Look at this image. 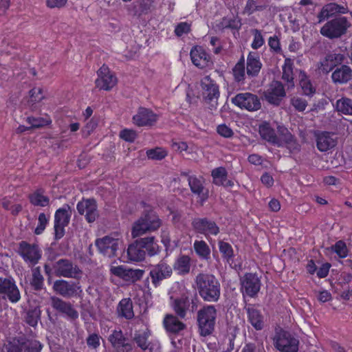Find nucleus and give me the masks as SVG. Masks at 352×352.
Listing matches in <instances>:
<instances>
[{"instance_id": "nucleus-1", "label": "nucleus", "mask_w": 352, "mask_h": 352, "mask_svg": "<svg viewBox=\"0 0 352 352\" xmlns=\"http://www.w3.org/2000/svg\"><path fill=\"white\" fill-rule=\"evenodd\" d=\"M197 289L200 297L206 302H217L221 295V285L212 274L200 273L195 278Z\"/></svg>"}, {"instance_id": "nucleus-2", "label": "nucleus", "mask_w": 352, "mask_h": 352, "mask_svg": "<svg viewBox=\"0 0 352 352\" xmlns=\"http://www.w3.org/2000/svg\"><path fill=\"white\" fill-rule=\"evenodd\" d=\"M162 225V221L153 210L144 212L142 216L134 222L131 234L133 238L140 236L146 232H154Z\"/></svg>"}, {"instance_id": "nucleus-3", "label": "nucleus", "mask_w": 352, "mask_h": 352, "mask_svg": "<svg viewBox=\"0 0 352 352\" xmlns=\"http://www.w3.org/2000/svg\"><path fill=\"white\" fill-rule=\"evenodd\" d=\"M170 307L175 315L180 319L186 320L197 309V298L190 299L187 293L178 297H170Z\"/></svg>"}, {"instance_id": "nucleus-4", "label": "nucleus", "mask_w": 352, "mask_h": 352, "mask_svg": "<svg viewBox=\"0 0 352 352\" xmlns=\"http://www.w3.org/2000/svg\"><path fill=\"white\" fill-rule=\"evenodd\" d=\"M217 309L214 305H205L197 311V322L201 336L210 335L214 329Z\"/></svg>"}, {"instance_id": "nucleus-5", "label": "nucleus", "mask_w": 352, "mask_h": 352, "mask_svg": "<svg viewBox=\"0 0 352 352\" xmlns=\"http://www.w3.org/2000/svg\"><path fill=\"white\" fill-rule=\"evenodd\" d=\"M351 26L350 21L345 16H338L328 21L320 30V33L329 39L339 38L346 34Z\"/></svg>"}, {"instance_id": "nucleus-6", "label": "nucleus", "mask_w": 352, "mask_h": 352, "mask_svg": "<svg viewBox=\"0 0 352 352\" xmlns=\"http://www.w3.org/2000/svg\"><path fill=\"white\" fill-rule=\"evenodd\" d=\"M201 94L203 100L211 111L216 110L219 98V86L209 76L201 80Z\"/></svg>"}, {"instance_id": "nucleus-7", "label": "nucleus", "mask_w": 352, "mask_h": 352, "mask_svg": "<svg viewBox=\"0 0 352 352\" xmlns=\"http://www.w3.org/2000/svg\"><path fill=\"white\" fill-rule=\"evenodd\" d=\"M52 268L56 276L79 280L82 276V270L71 260L60 258L56 261Z\"/></svg>"}, {"instance_id": "nucleus-8", "label": "nucleus", "mask_w": 352, "mask_h": 352, "mask_svg": "<svg viewBox=\"0 0 352 352\" xmlns=\"http://www.w3.org/2000/svg\"><path fill=\"white\" fill-rule=\"evenodd\" d=\"M275 347L281 352H297L299 341L289 332L280 330L276 332L274 338Z\"/></svg>"}, {"instance_id": "nucleus-9", "label": "nucleus", "mask_w": 352, "mask_h": 352, "mask_svg": "<svg viewBox=\"0 0 352 352\" xmlns=\"http://www.w3.org/2000/svg\"><path fill=\"white\" fill-rule=\"evenodd\" d=\"M52 289L56 294L66 298L78 297L82 293L81 286L79 283L68 281L64 279L55 280Z\"/></svg>"}, {"instance_id": "nucleus-10", "label": "nucleus", "mask_w": 352, "mask_h": 352, "mask_svg": "<svg viewBox=\"0 0 352 352\" xmlns=\"http://www.w3.org/2000/svg\"><path fill=\"white\" fill-rule=\"evenodd\" d=\"M72 214L71 207L68 204H65L56 211L54 226L56 239H60L64 236L65 228L69 225Z\"/></svg>"}, {"instance_id": "nucleus-11", "label": "nucleus", "mask_w": 352, "mask_h": 352, "mask_svg": "<svg viewBox=\"0 0 352 352\" xmlns=\"http://www.w3.org/2000/svg\"><path fill=\"white\" fill-rule=\"evenodd\" d=\"M19 254L30 265H36L42 256V251L36 244H31L22 241L19 243Z\"/></svg>"}, {"instance_id": "nucleus-12", "label": "nucleus", "mask_w": 352, "mask_h": 352, "mask_svg": "<svg viewBox=\"0 0 352 352\" xmlns=\"http://www.w3.org/2000/svg\"><path fill=\"white\" fill-rule=\"evenodd\" d=\"M0 297L12 303H16L20 300V291L12 278L0 277Z\"/></svg>"}, {"instance_id": "nucleus-13", "label": "nucleus", "mask_w": 352, "mask_h": 352, "mask_svg": "<svg viewBox=\"0 0 352 352\" xmlns=\"http://www.w3.org/2000/svg\"><path fill=\"white\" fill-rule=\"evenodd\" d=\"M95 245L98 252L104 256L113 258L117 256V252L121 245V241L118 238L105 236L96 239Z\"/></svg>"}, {"instance_id": "nucleus-14", "label": "nucleus", "mask_w": 352, "mask_h": 352, "mask_svg": "<svg viewBox=\"0 0 352 352\" xmlns=\"http://www.w3.org/2000/svg\"><path fill=\"white\" fill-rule=\"evenodd\" d=\"M286 90L281 82L273 80L263 91V97L268 103L279 106L286 96Z\"/></svg>"}, {"instance_id": "nucleus-15", "label": "nucleus", "mask_w": 352, "mask_h": 352, "mask_svg": "<svg viewBox=\"0 0 352 352\" xmlns=\"http://www.w3.org/2000/svg\"><path fill=\"white\" fill-rule=\"evenodd\" d=\"M8 352H41V344L36 340L13 339L6 345Z\"/></svg>"}, {"instance_id": "nucleus-16", "label": "nucleus", "mask_w": 352, "mask_h": 352, "mask_svg": "<svg viewBox=\"0 0 352 352\" xmlns=\"http://www.w3.org/2000/svg\"><path fill=\"white\" fill-rule=\"evenodd\" d=\"M231 100L236 106L250 111H257L261 107L258 97L249 92L238 94Z\"/></svg>"}, {"instance_id": "nucleus-17", "label": "nucleus", "mask_w": 352, "mask_h": 352, "mask_svg": "<svg viewBox=\"0 0 352 352\" xmlns=\"http://www.w3.org/2000/svg\"><path fill=\"white\" fill-rule=\"evenodd\" d=\"M173 274L172 267L165 261L162 260L153 265L149 272L152 284L157 287L163 280L169 278Z\"/></svg>"}, {"instance_id": "nucleus-18", "label": "nucleus", "mask_w": 352, "mask_h": 352, "mask_svg": "<svg viewBox=\"0 0 352 352\" xmlns=\"http://www.w3.org/2000/svg\"><path fill=\"white\" fill-rule=\"evenodd\" d=\"M98 78L95 81L96 87L99 89L111 90L118 82L116 76L109 67L102 65L97 72Z\"/></svg>"}, {"instance_id": "nucleus-19", "label": "nucleus", "mask_w": 352, "mask_h": 352, "mask_svg": "<svg viewBox=\"0 0 352 352\" xmlns=\"http://www.w3.org/2000/svg\"><path fill=\"white\" fill-rule=\"evenodd\" d=\"M349 12V8L346 3L338 4L336 3H329L322 6L317 15L318 23H321L325 20L336 15L344 14Z\"/></svg>"}, {"instance_id": "nucleus-20", "label": "nucleus", "mask_w": 352, "mask_h": 352, "mask_svg": "<svg viewBox=\"0 0 352 352\" xmlns=\"http://www.w3.org/2000/svg\"><path fill=\"white\" fill-rule=\"evenodd\" d=\"M50 300L53 309L68 319L76 320L78 318V312L70 302L65 301L57 296H52Z\"/></svg>"}, {"instance_id": "nucleus-21", "label": "nucleus", "mask_w": 352, "mask_h": 352, "mask_svg": "<svg viewBox=\"0 0 352 352\" xmlns=\"http://www.w3.org/2000/svg\"><path fill=\"white\" fill-rule=\"evenodd\" d=\"M191 225L196 232L206 236L217 235L219 232V228L217 223L207 218H195Z\"/></svg>"}, {"instance_id": "nucleus-22", "label": "nucleus", "mask_w": 352, "mask_h": 352, "mask_svg": "<svg viewBox=\"0 0 352 352\" xmlns=\"http://www.w3.org/2000/svg\"><path fill=\"white\" fill-rule=\"evenodd\" d=\"M261 288V281L258 277L252 273H247L241 279V292L243 295L254 297Z\"/></svg>"}, {"instance_id": "nucleus-23", "label": "nucleus", "mask_w": 352, "mask_h": 352, "mask_svg": "<svg viewBox=\"0 0 352 352\" xmlns=\"http://www.w3.org/2000/svg\"><path fill=\"white\" fill-rule=\"evenodd\" d=\"M317 148L320 152H326L336 146L337 139L335 134L328 131L314 132Z\"/></svg>"}, {"instance_id": "nucleus-24", "label": "nucleus", "mask_w": 352, "mask_h": 352, "mask_svg": "<svg viewBox=\"0 0 352 352\" xmlns=\"http://www.w3.org/2000/svg\"><path fill=\"white\" fill-rule=\"evenodd\" d=\"M111 272L115 276L122 278L126 281H131L132 283L140 280L144 273V271L142 270H133L124 267L122 265L112 267Z\"/></svg>"}, {"instance_id": "nucleus-25", "label": "nucleus", "mask_w": 352, "mask_h": 352, "mask_svg": "<svg viewBox=\"0 0 352 352\" xmlns=\"http://www.w3.org/2000/svg\"><path fill=\"white\" fill-rule=\"evenodd\" d=\"M157 119L158 116L156 113L144 107H140L138 113L133 117L134 124L138 126H152Z\"/></svg>"}, {"instance_id": "nucleus-26", "label": "nucleus", "mask_w": 352, "mask_h": 352, "mask_svg": "<svg viewBox=\"0 0 352 352\" xmlns=\"http://www.w3.org/2000/svg\"><path fill=\"white\" fill-rule=\"evenodd\" d=\"M79 214H84L89 223L94 222L98 217L96 202L94 199H84L77 204Z\"/></svg>"}, {"instance_id": "nucleus-27", "label": "nucleus", "mask_w": 352, "mask_h": 352, "mask_svg": "<svg viewBox=\"0 0 352 352\" xmlns=\"http://www.w3.org/2000/svg\"><path fill=\"white\" fill-rule=\"evenodd\" d=\"M278 141L280 145H276L278 147L286 146L290 151H299L298 144L295 137L289 131V130L282 126H278Z\"/></svg>"}, {"instance_id": "nucleus-28", "label": "nucleus", "mask_w": 352, "mask_h": 352, "mask_svg": "<svg viewBox=\"0 0 352 352\" xmlns=\"http://www.w3.org/2000/svg\"><path fill=\"white\" fill-rule=\"evenodd\" d=\"M126 340L127 338L124 336L121 330H114L109 336V341L112 346L122 352H130L133 350L132 344L126 342Z\"/></svg>"}, {"instance_id": "nucleus-29", "label": "nucleus", "mask_w": 352, "mask_h": 352, "mask_svg": "<svg viewBox=\"0 0 352 352\" xmlns=\"http://www.w3.org/2000/svg\"><path fill=\"white\" fill-rule=\"evenodd\" d=\"M188 182L191 192L198 195L202 201L208 199V190L204 187V179L196 176H188Z\"/></svg>"}, {"instance_id": "nucleus-30", "label": "nucleus", "mask_w": 352, "mask_h": 352, "mask_svg": "<svg viewBox=\"0 0 352 352\" xmlns=\"http://www.w3.org/2000/svg\"><path fill=\"white\" fill-rule=\"evenodd\" d=\"M190 57L192 63L199 68H205L208 66L210 56L206 51L199 46L194 47L190 51Z\"/></svg>"}, {"instance_id": "nucleus-31", "label": "nucleus", "mask_w": 352, "mask_h": 352, "mask_svg": "<svg viewBox=\"0 0 352 352\" xmlns=\"http://www.w3.org/2000/svg\"><path fill=\"white\" fill-rule=\"evenodd\" d=\"M176 315L167 314L164 319V325L167 331L178 333L186 328V325L179 320Z\"/></svg>"}, {"instance_id": "nucleus-32", "label": "nucleus", "mask_w": 352, "mask_h": 352, "mask_svg": "<svg viewBox=\"0 0 352 352\" xmlns=\"http://www.w3.org/2000/svg\"><path fill=\"white\" fill-rule=\"evenodd\" d=\"M140 248L144 251L145 256H153L160 252V247L154 236H146L137 239Z\"/></svg>"}, {"instance_id": "nucleus-33", "label": "nucleus", "mask_w": 352, "mask_h": 352, "mask_svg": "<svg viewBox=\"0 0 352 352\" xmlns=\"http://www.w3.org/2000/svg\"><path fill=\"white\" fill-rule=\"evenodd\" d=\"M248 321L256 330H261L264 327V316L261 311L250 305L245 307Z\"/></svg>"}, {"instance_id": "nucleus-34", "label": "nucleus", "mask_w": 352, "mask_h": 352, "mask_svg": "<svg viewBox=\"0 0 352 352\" xmlns=\"http://www.w3.org/2000/svg\"><path fill=\"white\" fill-rule=\"evenodd\" d=\"M213 184L217 186H223L224 187H232L234 182L228 179V172L224 167L220 166L213 169L211 172Z\"/></svg>"}, {"instance_id": "nucleus-35", "label": "nucleus", "mask_w": 352, "mask_h": 352, "mask_svg": "<svg viewBox=\"0 0 352 352\" xmlns=\"http://www.w3.org/2000/svg\"><path fill=\"white\" fill-rule=\"evenodd\" d=\"M352 77V70L350 67L342 65L337 67L331 74L333 82L344 84L349 82Z\"/></svg>"}, {"instance_id": "nucleus-36", "label": "nucleus", "mask_w": 352, "mask_h": 352, "mask_svg": "<svg viewBox=\"0 0 352 352\" xmlns=\"http://www.w3.org/2000/svg\"><path fill=\"white\" fill-rule=\"evenodd\" d=\"M282 79L285 82V87L287 91L294 88L293 63L289 58H285L282 67Z\"/></svg>"}, {"instance_id": "nucleus-37", "label": "nucleus", "mask_w": 352, "mask_h": 352, "mask_svg": "<svg viewBox=\"0 0 352 352\" xmlns=\"http://www.w3.org/2000/svg\"><path fill=\"white\" fill-rule=\"evenodd\" d=\"M150 332H135L133 336V340L142 351L145 352H153L154 344L148 341Z\"/></svg>"}, {"instance_id": "nucleus-38", "label": "nucleus", "mask_w": 352, "mask_h": 352, "mask_svg": "<svg viewBox=\"0 0 352 352\" xmlns=\"http://www.w3.org/2000/svg\"><path fill=\"white\" fill-rule=\"evenodd\" d=\"M30 203L34 206L47 207L50 205V198L45 195L43 188H38L28 195Z\"/></svg>"}, {"instance_id": "nucleus-39", "label": "nucleus", "mask_w": 352, "mask_h": 352, "mask_svg": "<svg viewBox=\"0 0 352 352\" xmlns=\"http://www.w3.org/2000/svg\"><path fill=\"white\" fill-rule=\"evenodd\" d=\"M262 67L259 56L256 52H250L247 58V74L249 76H256Z\"/></svg>"}, {"instance_id": "nucleus-40", "label": "nucleus", "mask_w": 352, "mask_h": 352, "mask_svg": "<svg viewBox=\"0 0 352 352\" xmlns=\"http://www.w3.org/2000/svg\"><path fill=\"white\" fill-rule=\"evenodd\" d=\"M117 314L119 317L127 320L132 319L134 317L133 302L131 298H123L120 301L117 307Z\"/></svg>"}, {"instance_id": "nucleus-41", "label": "nucleus", "mask_w": 352, "mask_h": 352, "mask_svg": "<svg viewBox=\"0 0 352 352\" xmlns=\"http://www.w3.org/2000/svg\"><path fill=\"white\" fill-rule=\"evenodd\" d=\"M261 137L273 145H280L278 141V135L275 130L269 124L265 123L259 126Z\"/></svg>"}, {"instance_id": "nucleus-42", "label": "nucleus", "mask_w": 352, "mask_h": 352, "mask_svg": "<svg viewBox=\"0 0 352 352\" xmlns=\"http://www.w3.org/2000/svg\"><path fill=\"white\" fill-rule=\"evenodd\" d=\"M151 0H139L132 5L130 11L132 15L139 17L142 14H148L151 11Z\"/></svg>"}, {"instance_id": "nucleus-43", "label": "nucleus", "mask_w": 352, "mask_h": 352, "mask_svg": "<svg viewBox=\"0 0 352 352\" xmlns=\"http://www.w3.org/2000/svg\"><path fill=\"white\" fill-rule=\"evenodd\" d=\"M190 258L187 255H182L175 261L173 268L179 275H186L190 272Z\"/></svg>"}, {"instance_id": "nucleus-44", "label": "nucleus", "mask_w": 352, "mask_h": 352, "mask_svg": "<svg viewBox=\"0 0 352 352\" xmlns=\"http://www.w3.org/2000/svg\"><path fill=\"white\" fill-rule=\"evenodd\" d=\"M127 254L129 258L133 261H142L146 257L144 251L140 248L137 239L129 246Z\"/></svg>"}, {"instance_id": "nucleus-45", "label": "nucleus", "mask_w": 352, "mask_h": 352, "mask_svg": "<svg viewBox=\"0 0 352 352\" xmlns=\"http://www.w3.org/2000/svg\"><path fill=\"white\" fill-rule=\"evenodd\" d=\"M299 83L305 95L311 96L315 93L316 89L304 71H300Z\"/></svg>"}, {"instance_id": "nucleus-46", "label": "nucleus", "mask_w": 352, "mask_h": 352, "mask_svg": "<svg viewBox=\"0 0 352 352\" xmlns=\"http://www.w3.org/2000/svg\"><path fill=\"white\" fill-rule=\"evenodd\" d=\"M193 248L200 258L208 261L210 258V249L204 241H195Z\"/></svg>"}, {"instance_id": "nucleus-47", "label": "nucleus", "mask_w": 352, "mask_h": 352, "mask_svg": "<svg viewBox=\"0 0 352 352\" xmlns=\"http://www.w3.org/2000/svg\"><path fill=\"white\" fill-rule=\"evenodd\" d=\"M41 311L38 307L28 309L25 316V322L32 327L37 326L41 319Z\"/></svg>"}, {"instance_id": "nucleus-48", "label": "nucleus", "mask_w": 352, "mask_h": 352, "mask_svg": "<svg viewBox=\"0 0 352 352\" xmlns=\"http://www.w3.org/2000/svg\"><path fill=\"white\" fill-rule=\"evenodd\" d=\"M32 277L30 281V285L36 291H40L43 288L44 278L41 274L40 267H36L32 269Z\"/></svg>"}, {"instance_id": "nucleus-49", "label": "nucleus", "mask_w": 352, "mask_h": 352, "mask_svg": "<svg viewBox=\"0 0 352 352\" xmlns=\"http://www.w3.org/2000/svg\"><path fill=\"white\" fill-rule=\"evenodd\" d=\"M336 109L342 114L352 116V100L342 98L336 102Z\"/></svg>"}, {"instance_id": "nucleus-50", "label": "nucleus", "mask_w": 352, "mask_h": 352, "mask_svg": "<svg viewBox=\"0 0 352 352\" xmlns=\"http://www.w3.org/2000/svg\"><path fill=\"white\" fill-rule=\"evenodd\" d=\"M344 56L341 54H329L327 55L322 65L324 66V69L327 70V67H329V69H331L333 67H335L337 64H341L344 60Z\"/></svg>"}, {"instance_id": "nucleus-51", "label": "nucleus", "mask_w": 352, "mask_h": 352, "mask_svg": "<svg viewBox=\"0 0 352 352\" xmlns=\"http://www.w3.org/2000/svg\"><path fill=\"white\" fill-rule=\"evenodd\" d=\"M219 252L222 254V257L228 263L233 261L234 258V250L232 245L223 241H219Z\"/></svg>"}, {"instance_id": "nucleus-52", "label": "nucleus", "mask_w": 352, "mask_h": 352, "mask_svg": "<svg viewBox=\"0 0 352 352\" xmlns=\"http://www.w3.org/2000/svg\"><path fill=\"white\" fill-rule=\"evenodd\" d=\"M241 20L238 17H223L219 27L222 29L239 30L241 27Z\"/></svg>"}, {"instance_id": "nucleus-53", "label": "nucleus", "mask_w": 352, "mask_h": 352, "mask_svg": "<svg viewBox=\"0 0 352 352\" xmlns=\"http://www.w3.org/2000/svg\"><path fill=\"white\" fill-rule=\"evenodd\" d=\"M233 76L235 81L240 82H243L245 79V60L241 58L240 60L235 65L232 69Z\"/></svg>"}, {"instance_id": "nucleus-54", "label": "nucleus", "mask_w": 352, "mask_h": 352, "mask_svg": "<svg viewBox=\"0 0 352 352\" xmlns=\"http://www.w3.org/2000/svg\"><path fill=\"white\" fill-rule=\"evenodd\" d=\"M256 1L257 0H248L243 13L250 15L256 11H263L266 9V5H258Z\"/></svg>"}, {"instance_id": "nucleus-55", "label": "nucleus", "mask_w": 352, "mask_h": 352, "mask_svg": "<svg viewBox=\"0 0 352 352\" xmlns=\"http://www.w3.org/2000/svg\"><path fill=\"white\" fill-rule=\"evenodd\" d=\"M331 249L340 258H345L348 254V248L346 245L341 240L337 241L335 245H332Z\"/></svg>"}, {"instance_id": "nucleus-56", "label": "nucleus", "mask_w": 352, "mask_h": 352, "mask_svg": "<svg viewBox=\"0 0 352 352\" xmlns=\"http://www.w3.org/2000/svg\"><path fill=\"white\" fill-rule=\"evenodd\" d=\"M166 155V151L159 147L149 149L146 151L148 158L154 160H161L164 159Z\"/></svg>"}, {"instance_id": "nucleus-57", "label": "nucleus", "mask_w": 352, "mask_h": 352, "mask_svg": "<svg viewBox=\"0 0 352 352\" xmlns=\"http://www.w3.org/2000/svg\"><path fill=\"white\" fill-rule=\"evenodd\" d=\"M251 32L254 36V39L251 44V47L254 50H257L260 48L265 43L263 36L261 34V31L257 29H253L251 30Z\"/></svg>"}, {"instance_id": "nucleus-58", "label": "nucleus", "mask_w": 352, "mask_h": 352, "mask_svg": "<svg viewBox=\"0 0 352 352\" xmlns=\"http://www.w3.org/2000/svg\"><path fill=\"white\" fill-rule=\"evenodd\" d=\"M291 104L298 111H304L307 107V101L300 97L294 96L291 98Z\"/></svg>"}, {"instance_id": "nucleus-59", "label": "nucleus", "mask_w": 352, "mask_h": 352, "mask_svg": "<svg viewBox=\"0 0 352 352\" xmlns=\"http://www.w3.org/2000/svg\"><path fill=\"white\" fill-rule=\"evenodd\" d=\"M38 226L34 230V233L37 235L41 234L45 229L49 221V217H47L45 213L42 212L38 215Z\"/></svg>"}, {"instance_id": "nucleus-60", "label": "nucleus", "mask_w": 352, "mask_h": 352, "mask_svg": "<svg viewBox=\"0 0 352 352\" xmlns=\"http://www.w3.org/2000/svg\"><path fill=\"white\" fill-rule=\"evenodd\" d=\"M268 45L273 52L276 54H280L282 52L280 40L277 36L270 37L268 40Z\"/></svg>"}, {"instance_id": "nucleus-61", "label": "nucleus", "mask_w": 352, "mask_h": 352, "mask_svg": "<svg viewBox=\"0 0 352 352\" xmlns=\"http://www.w3.org/2000/svg\"><path fill=\"white\" fill-rule=\"evenodd\" d=\"M27 122L30 124V129L39 128L47 124V121L43 118L28 117Z\"/></svg>"}, {"instance_id": "nucleus-62", "label": "nucleus", "mask_w": 352, "mask_h": 352, "mask_svg": "<svg viewBox=\"0 0 352 352\" xmlns=\"http://www.w3.org/2000/svg\"><path fill=\"white\" fill-rule=\"evenodd\" d=\"M190 30V25L187 22L178 23L175 29V33L177 36H181L184 34H187Z\"/></svg>"}, {"instance_id": "nucleus-63", "label": "nucleus", "mask_w": 352, "mask_h": 352, "mask_svg": "<svg viewBox=\"0 0 352 352\" xmlns=\"http://www.w3.org/2000/svg\"><path fill=\"white\" fill-rule=\"evenodd\" d=\"M120 137L125 141L132 142L137 137L136 132L131 129H124L120 131Z\"/></svg>"}, {"instance_id": "nucleus-64", "label": "nucleus", "mask_w": 352, "mask_h": 352, "mask_svg": "<svg viewBox=\"0 0 352 352\" xmlns=\"http://www.w3.org/2000/svg\"><path fill=\"white\" fill-rule=\"evenodd\" d=\"M241 352H265L263 346H256L254 343H246Z\"/></svg>"}]
</instances>
